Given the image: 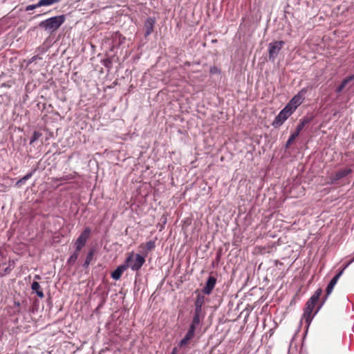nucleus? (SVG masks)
I'll return each instance as SVG.
<instances>
[{
    "mask_svg": "<svg viewBox=\"0 0 354 354\" xmlns=\"http://www.w3.org/2000/svg\"><path fill=\"white\" fill-rule=\"evenodd\" d=\"M322 293V289L318 288L316 290V291L314 292V294L310 297V299L307 301L306 303L305 308L304 309V313H303V319H304L305 322L309 325L313 318V317L318 313L319 310L320 309L322 304L318 308L315 310L313 315H312L313 309L315 308V305L318 301Z\"/></svg>",
    "mask_w": 354,
    "mask_h": 354,
    "instance_id": "obj_1",
    "label": "nucleus"
},
{
    "mask_svg": "<svg viewBox=\"0 0 354 354\" xmlns=\"http://www.w3.org/2000/svg\"><path fill=\"white\" fill-rule=\"evenodd\" d=\"M65 20L66 17L64 15H57L41 21L39 24V26L46 31L53 32L59 28Z\"/></svg>",
    "mask_w": 354,
    "mask_h": 354,
    "instance_id": "obj_2",
    "label": "nucleus"
},
{
    "mask_svg": "<svg viewBox=\"0 0 354 354\" xmlns=\"http://www.w3.org/2000/svg\"><path fill=\"white\" fill-rule=\"evenodd\" d=\"M145 262V259L144 257L139 254L134 255L133 253L129 254L124 261L127 268H130L133 271L139 270Z\"/></svg>",
    "mask_w": 354,
    "mask_h": 354,
    "instance_id": "obj_3",
    "label": "nucleus"
},
{
    "mask_svg": "<svg viewBox=\"0 0 354 354\" xmlns=\"http://www.w3.org/2000/svg\"><path fill=\"white\" fill-rule=\"evenodd\" d=\"M292 109L290 105H286L276 116L272 125L274 128H278L281 126L283 122L288 118V117L292 113Z\"/></svg>",
    "mask_w": 354,
    "mask_h": 354,
    "instance_id": "obj_4",
    "label": "nucleus"
},
{
    "mask_svg": "<svg viewBox=\"0 0 354 354\" xmlns=\"http://www.w3.org/2000/svg\"><path fill=\"white\" fill-rule=\"evenodd\" d=\"M283 41H275L268 45L269 59L274 62L284 45Z\"/></svg>",
    "mask_w": 354,
    "mask_h": 354,
    "instance_id": "obj_5",
    "label": "nucleus"
},
{
    "mask_svg": "<svg viewBox=\"0 0 354 354\" xmlns=\"http://www.w3.org/2000/svg\"><path fill=\"white\" fill-rule=\"evenodd\" d=\"M307 91V88H303L287 104L290 106V108L292 109V112H294V111L304 102Z\"/></svg>",
    "mask_w": 354,
    "mask_h": 354,
    "instance_id": "obj_6",
    "label": "nucleus"
},
{
    "mask_svg": "<svg viewBox=\"0 0 354 354\" xmlns=\"http://www.w3.org/2000/svg\"><path fill=\"white\" fill-rule=\"evenodd\" d=\"M351 172H352V169L350 168H346V169L339 170V171H337L336 173L331 174L328 177L329 181L328 183H329L330 185L335 184L337 180L347 176Z\"/></svg>",
    "mask_w": 354,
    "mask_h": 354,
    "instance_id": "obj_7",
    "label": "nucleus"
},
{
    "mask_svg": "<svg viewBox=\"0 0 354 354\" xmlns=\"http://www.w3.org/2000/svg\"><path fill=\"white\" fill-rule=\"evenodd\" d=\"M198 325L191 324L189 328L185 334V337L179 342V346L183 347L187 344L188 342L191 340L195 335V331Z\"/></svg>",
    "mask_w": 354,
    "mask_h": 354,
    "instance_id": "obj_8",
    "label": "nucleus"
},
{
    "mask_svg": "<svg viewBox=\"0 0 354 354\" xmlns=\"http://www.w3.org/2000/svg\"><path fill=\"white\" fill-rule=\"evenodd\" d=\"M156 22V20L155 17H149L145 20L144 24L145 37H147L153 32Z\"/></svg>",
    "mask_w": 354,
    "mask_h": 354,
    "instance_id": "obj_9",
    "label": "nucleus"
},
{
    "mask_svg": "<svg viewBox=\"0 0 354 354\" xmlns=\"http://www.w3.org/2000/svg\"><path fill=\"white\" fill-rule=\"evenodd\" d=\"M344 270H342L339 271L337 274H336L330 280L329 283L328 284L326 289V297L324 300V301L326 299L327 297L330 295V294L332 292L334 286L337 283L338 279H339L340 276L342 274Z\"/></svg>",
    "mask_w": 354,
    "mask_h": 354,
    "instance_id": "obj_10",
    "label": "nucleus"
},
{
    "mask_svg": "<svg viewBox=\"0 0 354 354\" xmlns=\"http://www.w3.org/2000/svg\"><path fill=\"white\" fill-rule=\"evenodd\" d=\"M216 283V279L214 277H213V276L209 277L207 279V281L206 282V284L202 290L203 293L207 295H210L211 292H212L214 288L215 287Z\"/></svg>",
    "mask_w": 354,
    "mask_h": 354,
    "instance_id": "obj_11",
    "label": "nucleus"
},
{
    "mask_svg": "<svg viewBox=\"0 0 354 354\" xmlns=\"http://www.w3.org/2000/svg\"><path fill=\"white\" fill-rule=\"evenodd\" d=\"M204 318V314L203 313V309L194 308L193 313V317L191 324L195 325H199L201 321Z\"/></svg>",
    "mask_w": 354,
    "mask_h": 354,
    "instance_id": "obj_12",
    "label": "nucleus"
},
{
    "mask_svg": "<svg viewBox=\"0 0 354 354\" xmlns=\"http://www.w3.org/2000/svg\"><path fill=\"white\" fill-rule=\"evenodd\" d=\"M127 269V266L125 263L119 266L113 272L111 273V277L115 280H119L122 273Z\"/></svg>",
    "mask_w": 354,
    "mask_h": 354,
    "instance_id": "obj_13",
    "label": "nucleus"
},
{
    "mask_svg": "<svg viewBox=\"0 0 354 354\" xmlns=\"http://www.w3.org/2000/svg\"><path fill=\"white\" fill-rule=\"evenodd\" d=\"M313 120V117L312 116H305L304 117L299 124L297 126V128H296V132L297 133L299 134V133L301 132V131L304 129V127L309 124L311 121Z\"/></svg>",
    "mask_w": 354,
    "mask_h": 354,
    "instance_id": "obj_14",
    "label": "nucleus"
},
{
    "mask_svg": "<svg viewBox=\"0 0 354 354\" xmlns=\"http://www.w3.org/2000/svg\"><path fill=\"white\" fill-rule=\"evenodd\" d=\"M205 296L201 293H198L196 301L194 302V308L203 309V306L205 303Z\"/></svg>",
    "mask_w": 354,
    "mask_h": 354,
    "instance_id": "obj_15",
    "label": "nucleus"
},
{
    "mask_svg": "<svg viewBox=\"0 0 354 354\" xmlns=\"http://www.w3.org/2000/svg\"><path fill=\"white\" fill-rule=\"evenodd\" d=\"M31 288L33 291L35 292V293L39 298H43L44 297V294L41 289L40 284L37 281L32 282L31 285Z\"/></svg>",
    "mask_w": 354,
    "mask_h": 354,
    "instance_id": "obj_16",
    "label": "nucleus"
},
{
    "mask_svg": "<svg viewBox=\"0 0 354 354\" xmlns=\"http://www.w3.org/2000/svg\"><path fill=\"white\" fill-rule=\"evenodd\" d=\"M91 235V230L89 227H86L84 231L80 234L79 237L77 238L78 240L82 241L86 243L87 240L88 239L89 236Z\"/></svg>",
    "mask_w": 354,
    "mask_h": 354,
    "instance_id": "obj_17",
    "label": "nucleus"
},
{
    "mask_svg": "<svg viewBox=\"0 0 354 354\" xmlns=\"http://www.w3.org/2000/svg\"><path fill=\"white\" fill-rule=\"evenodd\" d=\"M93 256H94V250L91 249L87 254L85 261L83 264V266L84 268H87L89 266V264L91 263V261H92V259L93 258Z\"/></svg>",
    "mask_w": 354,
    "mask_h": 354,
    "instance_id": "obj_18",
    "label": "nucleus"
},
{
    "mask_svg": "<svg viewBox=\"0 0 354 354\" xmlns=\"http://www.w3.org/2000/svg\"><path fill=\"white\" fill-rule=\"evenodd\" d=\"M34 171H30V172L28 173L26 176H24L21 179H19L16 183V186L20 187L21 185L24 184L27 180H28L29 178H30L32 176Z\"/></svg>",
    "mask_w": 354,
    "mask_h": 354,
    "instance_id": "obj_19",
    "label": "nucleus"
},
{
    "mask_svg": "<svg viewBox=\"0 0 354 354\" xmlns=\"http://www.w3.org/2000/svg\"><path fill=\"white\" fill-rule=\"evenodd\" d=\"M62 0H39L41 6H48L60 2Z\"/></svg>",
    "mask_w": 354,
    "mask_h": 354,
    "instance_id": "obj_20",
    "label": "nucleus"
},
{
    "mask_svg": "<svg viewBox=\"0 0 354 354\" xmlns=\"http://www.w3.org/2000/svg\"><path fill=\"white\" fill-rule=\"evenodd\" d=\"M351 80L348 79V77H346L345 79L342 80L339 86L337 88L336 91L337 93H340L342 91V90L345 88V86L347 85L348 82H350Z\"/></svg>",
    "mask_w": 354,
    "mask_h": 354,
    "instance_id": "obj_21",
    "label": "nucleus"
},
{
    "mask_svg": "<svg viewBox=\"0 0 354 354\" xmlns=\"http://www.w3.org/2000/svg\"><path fill=\"white\" fill-rule=\"evenodd\" d=\"M299 136V133H297L296 131L290 135L288 140L286 142V148H288L292 142L297 138V137Z\"/></svg>",
    "mask_w": 354,
    "mask_h": 354,
    "instance_id": "obj_22",
    "label": "nucleus"
},
{
    "mask_svg": "<svg viewBox=\"0 0 354 354\" xmlns=\"http://www.w3.org/2000/svg\"><path fill=\"white\" fill-rule=\"evenodd\" d=\"M79 255L77 253H73L71 257L68 258L67 261V263L69 265H73L77 259H78Z\"/></svg>",
    "mask_w": 354,
    "mask_h": 354,
    "instance_id": "obj_23",
    "label": "nucleus"
},
{
    "mask_svg": "<svg viewBox=\"0 0 354 354\" xmlns=\"http://www.w3.org/2000/svg\"><path fill=\"white\" fill-rule=\"evenodd\" d=\"M41 136V133L39 131H34L33 134L32 135L30 140V144H32L34 142L37 140L39 137Z\"/></svg>",
    "mask_w": 354,
    "mask_h": 354,
    "instance_id": "obj_24",
    "label": "nucleus"
},
{
    "mask_svg": "<svg viewBox=\"0 0 354 354\" xmlns=\"http://www.w3.org/2000/svg\"><path fill=\"white\" fill-rule=\"evenodd\" d=\"M156 247V243L154 241H149L146 243V248L147 250L151 251Z\"/></svg>",
    "mask_w": 354,
    "mask_h": 354,
    "instance_id": "obj_25",
    "label": "nucleus"
},
{
    "mask_svg": "<svg viewBox=\"0 0 354 354\" xmlns=\"http://www.w3.org/2000/svg\"><path fill=\"white\" fill-rule=\"evenodd\" d=\"M39 7H41V5H39V1L36 4H32V5L27 6L26 8V11L32 10Z\"/></svg>",
    "mask_w": 354,
    "mask_h": 354,
    "instance_id": "obj_26",
    "label": "nucleus"
},
{
    "mask_svg": "<svg viewBox=\"0 0 354 354\" xmlns=\"http://www.w3.org/2000/svg\"><path fill=\"white\" fill-rule=\"evenodd\" d=\"M209 72L211 74H219L220 70L216 66H212L210 68Z\"/></svg>",
    "mask_w": 354,
    "mask_h": 354,
    "instance_id": "obj_27",
    "label": "nucleus"
},
{
    "mask_svg": "<svg viewBox=\"0 0 354 354\" xmlns=\"http://www.w3.org/2000/svg\"><path fill=\"white\" fill-rule=\"evenodd\" d=\"M74 178H75V176L73 174H69V175L64 176L62 177L61 180H72Z\"/></svg>",
    "mask_w": 354,
    "mask_h": 354,
    "instance_id": "obj_28",
    "label": "nucleus"
},
{
    "mask_svg": "<svg viewBox=\"0 0 354 354\" xmlns=\"http://www.w3.org/2000/svg\"><path fill=\"white\" fill-rule=\"evenodd\" d=\"M86 243L82 241H80L78 239L76 240L75 245L80 248H83Z\"/></svg>",
    "mask_w": 354,
    "mask_h": 354,
    "instance_id": "obj_29",
    "label": "nucleus"
},
{
    "mask_svg": "<svg viewBox=\"0 0 354 354\" xmlns=\"http://www.w3.org/2000/svg\"><path fill=\"white\" fill-rule=\"evenodd\" d=\"M82 248L75 246V252L73 253H77V254L79 255L80 252L81 251Z\"/></svg>",
    "mask_w": 354,
    "mask_h": 354,
    "instance_id": "obj_30",
    "label": "nucleus"
},
{
    "mask_svg": "<svg viewBox=\"0 0 354 354\" xmlns=\"http://www.w3.org/2000/svg\"><path fill=\"white\" fill-rule=\"evenodd\" d=\"M38 58H39L38 57V55H35V56H33L29 61V63H32L33 62H35V60H37Z\"/></svg>",
    "mask_w": 354,
    "mask_h": 354,
    "instance_id": "obj_31",
    "label": "nucleus"
},
{
    "mask_svg": "<svg viewBox=\"0 0 354 354\" xmlns=\"http://www.w3.org/2000/svg\"><path fill=\"white\" fill-rule=\"evenodd\" d=\"M14 305H15V306H17V308H19V306H20V303H19V301H15L14 302Z\"/></svg>",
    "mask_w": 354,
    "mask_h": 354,
    "instance_id": "obj_32",
    "label": "nucleus"
},
{
    "mask_svg": "<svg viewBox=\"0 0 354 354\" xmlns=\"http://www.w3.org/2000/svg\"><path fill=\"white\" fill-rule=\"evenodd\" d=\"M10 271V269L9 268H5L4 273L7 274L9 273Z\"/></svg>",
    "mask_w": 354,
    "mask_h": 354,
    "instance_id": "obj_33",
    "label": "nucleus"
},
{
    "mask_svg": "<svg viewBox=\"0 0 354 354\" xmlns=\"http://www.w3.org/2000/svg\"><path fill=\"white\" fill-rule=\"evenodd\" d=\"M348 79L351 81L353 80H354V74L353 75H349L348 76Z\"/></svg>",
    "mask_w": 354,
    "mask_h": 354,
    "instance_id": "obj_34",
    "label": "nucleus"
},
{
    "mask_svg": "<svg viewBox=\"0 0 354 354\" xmlns=\"http://www.w3.org/2000/svg\"><path fill=\"white\" fill-rule=\"evenodd\" d=\"M176 351H177V348H174L173 350H172L171 354H176Z\"/></svg>",
    "mask_w": 354,
    "mask_h": 354,
    "instance_id": "obj_35",
    "label": "nucleus"
},
{
    "mask_svg": "<svg viewBox=\"0 0 354 354\" xmlns=\"http://www.w3.org/2000/svg\"><path fill=\"white\" fill-rule=\"evenodd\" d=\"M105 62H108V63H106V64L105 63L104 66H108L109 64H111V62L109 60H106Z\"/></svg>",
    "mask_w": 354,
    "mask_h": 354,
    "instance_id": "obj_36",
    "label": "nucleus"
},
{
    "mask_svg": "<svg viewBox=\"0 0 354 354\" xmlns=\"http://www.w3.org/2000/svg\"><path fill=\"white\" fill-rule=\"evenodd\" d=\"M105 62H108V63H106V64L105 63L104 66H108L109 64H111V62L109 60H106Z\"/></svg>",
    "mask_w": 354,
    "mask_h": 354,
    "instance_id": "obj_37",
    "label": "nucleus"
},
{
    "mask_svg": "<svg viewBox=\"0 0 354 354\" xmlns=\"http://www.w3.org/2000/svg\"><path fill=\"white\" fill-rule=\"evenodd\" d=\"M105 62H108V63H106V64L105 63L104 66H108L109 64H111V62L109 60H106Z\"/></svg>",
    "mask_w": 354,
    "mask_h": 354,
    "instance_id": "obj_38",
    "label": "nucleus"
},
{
    "mask_svg": "<svg viewBox=\"0 0 354 354\" xmlns=\"http://www.w3.org/2000/svg\"><path fill=\"white\" fill-rule=\"evenodd\" d=\"M35 279H41V277H40V276H39V275H35Z\"/></svg>",
    "mask_w": 354,
    "mask_h": 354,
    "instance_id": "obj_39",
    "label": "nucleus"
}]
</instances>
